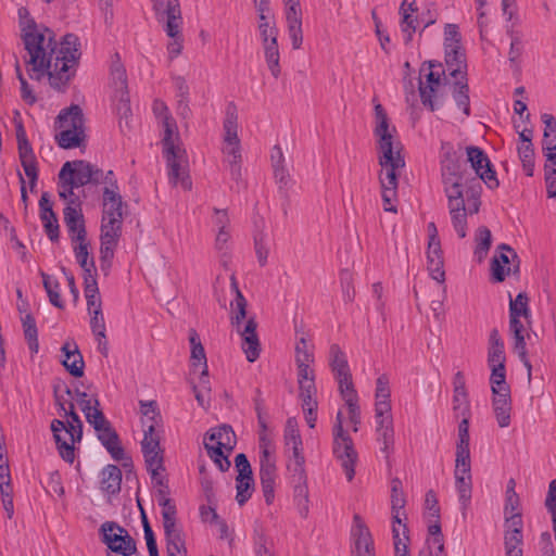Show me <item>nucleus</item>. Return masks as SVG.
<instances>
[{"mask_svg":"<svg viewBox=\"0 0 556 556\" xmlns=\"http://www.w3.org/2000/svg\"><path fill=\"white\" fill-rule=\"evenodd\" d=\"M59 132L55 138L61 148L74 149L85 140V127L83 112L74 105L60 113L58 117Z\"/></svg>","mask_w":556,"mask_h":556,"instance_id":"9d476101","label":"nucleus"},{"mask_svg":"<svg viewBox=\"0 0 556 556\" xmlns=\"http://www.w3.org/2000/svg\"><path fill=\"white\" fill-rule=\"evenodd\" d=\"M212 223L217 232V243H227L230 239L228 231L229 218L227 212L225 210L215 208L212 216Z\"/></svg>","mask_w":556,"mask_h":556,"instance_id":"58836bf2","label":"nucleus"},{"mask_svg":"<svg viewBox=\"0 0 556 556\" xmlns=\"http://www.w3.org/2000/svg\"><path fill=\"white\" fill-rule=\"evenodd\" d=\"M329 365L334 377L350 372L345 353L338 344H332L329 350Z\"/></svg>","mask_w":556,"mask_h":556,"instance_id":"4c0bfd02","label":"nucleus"},{"mask_svg":"<svg viewBox=\"0 0 556 556\" xmlns=\"http://www.w3.org/2000/svg\"><path fill=\"white\" fill-rule=\"evenodd\" d=\"M444 72L441 66L430 65L425 80L420 81L419 91L424 105L430 108L431 111L439 109L446 94V78L442 79Z\"/></svg>","mask_w":556,"mask_h":556,"instance_id":"ddd939ff","label":"nucleus"},{"mask_svg":"<svg viewBox=\"0 0 556 556\" xmlns=\"http://www.w3.org/2000/svg\"><path fill=\"white\" fill-rule=\"evenodd\" d=\"M399 526H392V536L394 543V553L395 556H410L408 552V541H405V538L401 536Z\"/></svg>","mask_w":556,"mask_h":556,"instance_id":"bf43d9fd","label":"nucleus"},{"mask_svg":"<svg viewBox=\"0 0 556 556\" xmlns=\"http://www.w3.org/2000/svg\"><path fill=\"white\" fill-rule=\"evenodd\" d=\"M222 152L225 162H227L230 167L232 178L239 180L241 178V147L240 139L238 137V122L235 111L228 110L224 121Z\"/></svg>","mask_w":556,"mask_h":556,"instance_id":"9b49d317","label":"nucleus"},{"mask_svg":"<svg viewBox=\"0 0 556 556\" xmlns=\"http://www.w3.org/2000/svg\"><path fill=\"white\" fill-rule=\"evenodd\" d=\"M84 291L87 301L88 313H93V311H98V306L102 307L97 280L87 279V283H85Z\"/></svg>","mask_w":556,"mask_h":556,"instance_id":"de8ad7c7","label":"nucleus"},{"mask_svg":"<svg viewBox=\"0 0 556 556\" xmlns=\"http://www.w3.org/2000/svg\"><path fill=\"white\" fill-rule=\"evenodd\" d=\"M511 409L510 392L492 394V410L500 428H507L510 425Z\"/></svg>","mask_w":556,"mask_h":556,"instance_id":"bb28decb","label":"nucleus"},{"mask_svg":"<svg viewBox=\"0 0 556 556\" xmlns=\"http://www.w3.org/2000/svg\"><path fill=\"white\" fill-rule=\"evenodd\" d=\"M334 378L339 384V392L344 402L358 401V395L352 381L351 371Z\"/></svg>","mask_w":556,"mask_h":556,"instance_id":"49530a36","label":"nucleus"},{"mask_svg":"<svg viewBox=\"0 0 556 556\" xmlns=\"http://www.w3.org/2000/svg\"><path fill=\"white\" fill-rule=\"evenodd\" d=\"M519 257L510 245H498L491 261V271L495 281L502 282L510 273L519 270Z\"/></svg>","mask_w":556,"mask_h":556,"instance_id":"6ab92c4d","label":"nucleus"},{"mask_svg":"<svg viewBox=\"0 0 556 556\" xmlns=\"http://www.w3.org/2000/svg\"><path fill=\"white\" fill-rule=\"evenodd\" d=\"M529 298L526 293H519L509 302V330L514 337V349L525 367L528 370V377H531L532 366L527 356L526 340L523 336L525 326L520 317L528 319L530 317Z\"/></svg>","mask_w":556,"mask_h":556,"instance_id":"1a4fd4ad","label":"nucleus"},{"mask_svg":"<svg viewBox=\"0 0 556 556\" xmlns=\"http://www.w3.org/2000/svg\"><path fill=\"white\" fill-rule=\"evenodd\" d=\"M466 159L476 176L460 170L457 164L442 162L444 190L448 200L452 224L458 239H464L466 236L467 216L479 211L481 181L490 189L498 187L496 173L482 149L473 146L466 147Z\"/></svg>","mask_w":556,"mask_h":556,"instance_id":"f03ea898","label":"nucleus"},{"mask_svg":"<svg viewBox=\"0 0 556 556\" xmlns=\"http://www.w3.org/2000/svg\"><path fill=\"white\" fill-rule=\"evenodd\" d=\"M353 535L355 538L356 556H375L371 534L358 515L354 516Z\"/></svg>","mask_w":556,"mask_h":556,"instance_id":"a878e982","label":"nucleus"},{"mask_svg":"<svg viewBox=\"0 0 556 556\" xmlns=\"http://www.w3.org/2000/svg\"><path fill=\"white\" fill-rule=\"evenodd\" d=\"M285 443L287 446H290V444H302V439L294 418H289L286 422Z\"/></svg>","mask_w":556,"mask_h":556,"instance_id":"052dcab7","label":"nucleus"},{"mask_svg":"<svg viewBox=\"0 0 556 556\" xmlns=\"http://www.w3.org/2000/svg\"><path fill=\"white\" fill-rule=\"evenodd\" d=\"M101 541L112 553L131 556L137 552V545L128 531L115 521H105L99 529Z\"/></svg>","mask_w":556,"mask_h":556,"instance_id":"4468645a","label":"nucleus"},{"mask_svg":"<svg viewBox=\"0 0 556 556\" xmlns=\"http://www.w3.org/2000/svg\"><path fill=\"white\" fill-rule=\"evenodd\" d=\"M287 468L290 473L291 482H303L307 480L305 462L289 460Z\"/></svg>","mask_w":556,"mask_h":556,"instance_id":"680f3d73","label":"nucleus"},{"mask_svg":"<svg viewBox=\"0 0 556 556\" xmlns=\"http://www.w3.org/2000/svg\"><path fill=\"white\" fill-rule=\"evenodd\" d=\"M88 245H76L75 256L77 263L84 270V285L87 283V279L97 280V268L94 265L93 257L89 256Z\"/></svg>","mask_w":556,"mask_h":556,"instance_id":"c9c22d12","label":"nucleus"},{"mask_svg":"<svg viewBox=\"0 0 556 556\" xmlns=\"http://www.w3.org/2000/svg\"><path fill=\"white\" fill-rule=\"evenodd\" d=\"M277 478V467L276 465H270L265 463V465L260 466V480L262 491L265 497V502L267 505H270L275 497V484Z\"/></svg>","mask_w":556,"mask_h":556,"instance_id":"2f4dec72","label":"nucleus"},{"mask_svg":"<svg viewBox=\"0 0 556 556\" xmlns=\"http://www.w3.org/2000/svg\"><path fill=\"white\" fill-rule=\"evenodd\" d=\"M123 218L106 217L101 218V243H116L122 233Z\"/></svg>","mask_w":556,"mask_h":556,"instance_id":"72a5a7b5","label":"nucleus"},{"mask_svg":"<svg viewBox=\"0 0 556 556\" xmlns=\"http://www.w3.org/2000/svg\"><path fill=\"white\" fill-rule=\"evenodd\" d=\"M428 551L421 552L419 556H446L444 553L443 535H435L427 540Z\"/></svg>","mask_w":556,"mask_h":556,"instance_id":"13d9d810","label":"nucleus"},{"mask_svg":"<svg viewBox=\"0 0 556 556\" xmlns=\"http://www.w3.org/2000/svg\"><path fill=\"white\" fill-rule=\"evenodd\" d=\"M235 464L238 470L237 478H248L249 480H251V477H253L252 468L245 454H238L235 458Z\"/></svg>","mask_w":556,"mask_h":556,"instance_id":"69168bd1","label":"nucleus"},{"mask_svg":"<svg viewBox=\"0 0 556 556\" xmlns=\"http://www.w3.org/2000/svg\"><path fill=\"white\" fill-rule=\"evenodd\" d=\"M105 173L85 161H73L63 164L59 173L58 193L66 202L74 203L78 197L74 190L91 181L101 184Z\"/></svg>","mask_w":556,"mask_h":556,"instance_id":"0eeeda50","label":"nucleus"},{"mask_svg":"<svg viewBox=\"0 0 556 556\" xmlns=\"http://www.w3.org/2000/svg\"><path fill=\"white\" fill-rule=\"evenodd\" d=\"M17 15L30 78L40 80L48 76L54 88L67 84L74 76L80 58L78 37L67 34L58 42L53 31L38 25L26 8L21 7Z\"/></svg>","mask_w":556,"mask_h":556,"instance_id":"f257e3e1","label":"nucleus"},{"mask_svg":"<svg viewBox=\"0 0 556 556\" xmlns=\"http://www.w3.org/2000/svg\"><path fill=\"white\" fill-rule=\"evenodd\" d=\"M254 552L256 556H275L274 545L263 534L255 539Z\"/></svg>","mask_w":556,"mask_h":556,"instance_id":"0e129e2a","label":"nucleus"},{"mask_svg":"<svg viewBox=\"0 0 556 556\" xmlns=\"http://www.w3.org/2000/svg\"><path fill=\"white\" fill-rule=\"evenodd\" d=\"M293 496L302 517L308 514V488L307 480L303 482H292Z\"/></svg>","mask_w":556,"mask_h":556,"instance_id":"37998d69","label":"nucleus"},{"mask_svg":"<svg viewBox=\"0 0 556 556\" xmlns=\"http://www.w3.org/2000/svg\"><path fill=\"white\" fill-rule=\"evenodd\" d=\"M85 417L96 431H100L101 428L110 424L102 410L99 408V401L97 399L94 400V407L86 413Z\"/></svg>","mask_w":556,"mask_h":556,"instance_id":"603ef678","label":"nucleus"},{"mask_svg":"<svg viewBox=\"0 0 556 556\" xmlns=\"http://www.w3.org/2000/svg\"><path fill=\"white\" fill-rule=\"evenodd\" d=\"M101 489L108 494H115L121 490L122 470L115 465H108L101 472Z\"/></svg>","mask_w":556,"mask_h":556,"instance_id":"f704fd0d","label":"nucleus"},{"mask_svg":"<svg viewBox=\"0 0 556 556\" xmlns=\"http://www.w3.org/2000/svg\"><path fill=\"white\" fill-rule=\"evenodd\" d=\"M155 17L163 25V30L168 37L166 51L168 58L174 60L178 58L184 50L182 25L179 0H152Z\"/></svg>","mask_w":556,"mask_h":556,"instance_id":"423d86ee","label":"nucleus"},{"mask_svg":"<svg viewBox=\"0 0 556 556\" xmlns=\"http://www.w3.org/2000/svg\"><path fill=\"white\" fill-rule=\"evenodd\" d=\"M332 450L336 458L341 464L348 481L351 482L355 476V465L358 457L353 440L351 438H343L339 441H333Z\"/></svg>","mask_w":556,"mask_h":556,"instance_id":"412c9836","label":"nucleus"},{"mask_svg":"<svg viewBox=\"0 0 556 556\" xmlns=\"http://www.w3.org/2000/svg\"><path fill=\"white\" fill-rule=\"evenodd\" d=\"M62 365L75 378L84 376L85 362L74 340H67L61 348Z\"/></svg>","mask_w":556,"mask_h":556,"instance_id":"b1692460","label":"nucleus"},{"mask_svg":"<svg viewBox=\"0 0 556 556\" xmlns=\"http://www.w3.org/2000/svg\"><path fill=\"white\" fill-rule=\"evenodd\" d=\"M454 475L463 515H465L472 493L471 464H464L463 466L455 464Z\"/></svg>","mask_w":556,"mask_h":556,"instance_id":"5701e85b","label":"nucleus"},{"mask_svg":"<svg viewBox=\"0 0 556 556\" xmlns=\"http://www.w3.org/2000/svg\"><path fill=\"white\" fill-rule=\"evenodd\" d=\"M162 507V518H163V527L167 529L168 527L176 526V505L172 500H164L163 504L160 505Z\"/></svg>","mask_w":556,"mask_h":556,"instance_id":"4d7b16f0","label":"nucleus"},{"mask_svg":"<svg viewBox=\"0 0 556 556\" xmlns=\"http://www.w3.org/2000/svg\"><path fill=\"white\" fill-rule=\"evenodd\" d=\"M427 270L431 278L443 285L445 281L444 252L442 245H427Z\"/></svg>","mask_w":556,"mask_h":556,"instance_id":"cd10ccee","label":"nucleus"},{"mask_svg":"<svg viewBox=\"0 0 556 556\" xmlns=\"http://www.w3.org/2000/svg\"><path fill=\"white\" fill-rule=\"evenodd\" d=\"M391 508H404L406 504V500L402 492V482L400 479L395 478L391 482Z\"/></svg>","mask_w":556,"mask_h":556,"instance_id":"e2e57ef3","label":"nucleus"},{"mask_svg":"<svg viewBox=\"0 0 556 556\" xmlns=\"http://www.w3.org/2000/svg\"><path fill=\"white\" fill-rule=\"evenodd\" d=\"M314 362L313 346L302 337L295 344V364H312Z\"/></svg>","mask_w":556,"mask_h":556,"instance_id":"8fccbe9b","label":"nucleus"},{"mask_svg":"<svg viewBox=\"0 0 556 556\" xmlns=\"http://www.w3.org/2000/svg\"><path fill=\"white\" fill-rule=\"evenodd\" d=\"M237 495L236 500L240 506L244 505L252 495V491L254 489V480L251 477V480L248 478H237Z\"/></svg>","mask_w":556,"mask_h":556,"instance_id":"3c124183","label":"nucleus"},{"mask_svg":"<svg viewBox=\"0 0 556 556\" xmlns=\"http://www.w3.org/2000/svg\"><path fill=\"white\" fill-rule=\"evenodd\" d=\"M490 368V383L492 394L500 392H510V387L506 382L505 365L496 364V366H491Z\"/></svg>","mask_w":556,"mask_h":556,"instance_id":"ea45409f","label":"nucleus"},{"mask_svg":"<svg viewBox=\"0 0 556 556\" xmlns=\"http://www.w3.org/2000/svg\"><path fill=\"white\" fill-rule=\"evenodd\" d=\"M40 275L42 277L43 288L49 296L50 303L58 308H63L64 303L60 295L59 281L43 271H40Z\"/></svg>","mask_w":556,"mask_h":556,"instance_id":"a19ab883","label":"nucleus"},{"mask_svg":"<svg viewBox=\"0 0 556 556\" xmlns=\"http://www.w3.org/2000/svg\"><path fill=\"white\" fill-rule=\"evenodd\" d=\"M143 456L147 469L150 471L152 479H155L159 475V470L164 469L161 452H143Z\"/></svg>","mask_w":556,"mask_h":556,"instance_id":"5fc2aeb1","label":"nucleus"},{"mask_svg":"<svg viewBox=\"0 0 556 556\" xmlns=\"http://www.w3.org/2000/svg\"><path fill=\"white\" fill-rule=\"evenodd\" d=\"M231 289L236 293L235 300L230 303V324L236 328L242 338V350L247 359L251 363L260 357L261 344L256 333L257 323L254 317H250L243 325L247 317V300L241 293L235 276H231Z\"/></svg>","mask_w":556,"mask_h":556,"instance_id":"39448f33","label":"nucleus"},{"mask_svg":"<svg viewBox=\"0 0 556 556\" xmlns=\"http://www.w3.org/2000/svg\"><path fill=\"white\" fill-rule=\"evenodd\" d=\"M505 351L504 344H497L489 348L488 364L489 366H496V364L505 365Z\"/></svg>","mask_w":556,"mask_h":556,"instance_id":"338daca9","label":"nucleus"},{"mask_svg":"<svg viewBox=\"0 0 556 556\" xmlns=\"http://www.w3.org/2000/svg\"><path fill=\"white\" fill-rule=\"evenodd\" d=\"M157 427H153V422L147 424L143 427V440L141 442V450L143 452H161L160 448V432L156 430Z\"/></svg>","mask_w":556,"mask_h":556,"instance_id":"79ce46f5","label":"nucleus"},{"mask_svg":"<svg viewBox=\"0 0 556 556\" xmlns=\"http://www.w3.org/2000/svg\"><path fill=\"white\" fill-rule=\"evenodd\" d=\"M544 172L547 197L556 199V169L551 167Z\"/></svg>","mask_w":556,"mask_h":556,"instance_id":"774afa93","label":"nucleus"},{"mask_svg":"<svg viewBox=\"0 0 556 556\" xmlns=\"http://www.w3.org/2000/svg\"><path fill=\"white\" fill-rule=\"evenodd\" d=\"M152 110L159 125L162 128V143L172 147L174 140L180 139L176 121L170 115L167 105L161 100H155L153 102Z\"/></svg>","mask_w":556,"mask_h":556,"instance_id":"4be33fe9","label":"nucleus"},{"mask_svg":"<svg viewBox=\"0 0 556 556\" xmlns=\"http://www.w3.org/2000/svg\"><path fill=\"white\" fill-rule=\"evenodd\" d=\"M16 115L20 117L18 114ZM14 124L20 161L25 176L28 178L30 191H33L36 188L38 179V166L36 156L27 139L26 130L22 124V121L20 118H14Z\"/></svg>","mask_w":556,"mask_h":556,"instance_id":"2eb2a0df","label":"nucleus"},{"mask_svg":"<svg viewBox=\"0 0 556 556\" xmlns=\"http://www.w3.org/2000/svg\"><path fill=\"white\" fill-rule=\"evenodd\" d=\"M469 419H462L458 425V440L456 444L455 464L463 466L470 464V450H469Z\"/></svg>","mask_w":556,"mask_h":556,"instance_id":"7c9ffc66","label":"nucleus"},{"mask_svg":"<svg viewBox=\"0 0 556 556\" xmlns=\"http://www.w3.org/2000/svg\"><path fill=\"white\" fill-rule=\"evenodd\" d=\"M415 12L416 8L414 0H404L402 2V5L400 8V27L405 42H409L412 40V36L417 28V20L415 17Z\"/></svg>","mask_w":556,"mask_h":556,"instance_id":"c756f323","label":"nucleus"},{"mask_svg":"<svg viewBox=\"0 0 556 556\" xmlns=\"http://www.w3.org/2000/svg\"><path fill=\"white\" fill-rule=\"evenodd\" d=\"M258 33L266 65L271 75L277 78L280 75V52L276 23L258 24Z\"/></svg>","mask_w":556,"mask_h":556,"instance_id":"dca6fc26","label":"nucleus"},{"mask_svg":"<svg viewBox=\"0 0 556 556\" xmlns=\"http://www.w3.org/2000/svg\"><path fill=\"white\" fill-rule=\"evenodd\" d=\"M372 132L377 144L378 161L381 167L379 180L383 208L387 212L395 213L399 176L405 167V160L402 155L403 146L399 138L397 130L380 103H376L374 108Z\"/></svg>","mask_w":556,"mask_h":556,"instance_id":"7ed1b4c3","label":"nucleus"},{"mask_svg":"<svg viewBox=\"0 0 556 556\" xmlns=\"http://www.w3.org/2000/svg\"><path fill=\"white\" fill-rule=\"evenodd\" d=\"M68 205L64 208V222L67 227L72 241L83 242L86 237L85 222L81 210L77 201L74 203L67 202Z\"/></svg>","mask_w":556,"mask_h":556,"instance_id":"393cba45","label":"nucleus"},{"mask_svg":"<svg viewBox=\"0 0 556 556\" xmlns=\"http://www.w3.org/2000/svg\"><path fill=\"white\" fill-rule=\"evenodd\" d=\"M453 410L457 417L469 419L470 417V402L468 392L453 391Z\"/></svg>","mask_w":556,"mask_h":556,"instance_id":"09e8293b","label":"nucleus"},{"mask_svg":"<svg viewBox=\"0 0 556 556\" xmlns=\"http://www.w3.org/2000/svg\"><path fill=\"white\" fill-rule=\"evenodd\" d=\"M168 166V178L170 184L184 190H190L192 182L188 172L186 151L180 144V139L174 140L172 147L163 144Z\"/></svg>","mask_w":556,"mask_h":556,"instance_id":"f8f14e48","label":"nucleus"},{"mask_svg":"<svg viewBox=\"0 0 556 556\" xmlns=\"http://www.w3.org/2000/svg\"><path fill=\"white\" fill-rule=\"evenodd\" d=\"M64 415L70 418L65 424L62 420L53 419L51 431L55 440L60 456L66 463L72 464L75 459L74 444L83 439V421L75 410H65Z\"/></svg>","mask_w":556,"mask_h":556,"instance_id":"6e6552de","label":"nucleus"},{"mask_svg":"<svg viewBox=\"0 0 556 556\" xmlns=\"http://www.w3.org/2000/svg\"><path fill=\"white\" fill-rule=\"evenodd\" d=\"M340 282L342 287L343 300L348 303L354 301L355 288L353 285V277L349 269H343L340 273Z\"/></svg>","mask_w":556,"mask_h":556,"instance_id":"864d4df0","label":"nucleus"},{"mask_svg":"<svg viewBox=\"0 0 556 556\" xmlns=\"http://www.w3.org/2000/svg\"><path fill=\"white\" fill-rule=\"evenodd\" d=\"M140 407L142 413V427H147L148 425L153 422V427H160L162 422V417L157 409V404L155 401L143 402L140 401Z\"/></svg>","mask_w":556,"mask_h":556,"instance_id":"c03bdc74","label":"nucleus"},{"mask_svg":"<svg viewBox=\"0 0 556 556\" xmlns=\"http://www.w3.org/2000/svg\"><path fill=\"white\" fill-rule=\"evenodd\" d=\"M206 435L210 441L215 442V445L219 447H224L228 453L235 448L236 434L230 426L223 425L211 429Z\"/></svg>","mask_w":556,"mask_h":556,"instance_id":"473e14b6","label":"nucleus"},{"mask_svg":"<svg viewBox=\"0 0 556 556\" xmlns=\"http://www.w3.org/2000/svg\"><path fill=\"white\" fill-rule=\"evenodd\" d=\"M40 219L51 241L58 238L59 224L58 218L52 211V203L47 193H42L39 200Z\"/></svg>","mask_w":556,"mask_h":556,"instance_id":"c85d7f7f","label":"nucleus"},{"mask_svg":"<svg viewBox=\"0 0 556 556\" xmlns=\"http://www.w3.org/2000/svg\"><path fill=\"white\" fill-rule=\"evenodd\" d=\"M102 189V216L123 218V198L116 177L112 170H108L101 180Z\"/></svg>","mask_w":556,"mask_h":556,"instance_id":"f3484780","label":"nucleus"},{"mask_svg":"<svg viewBox=\"0 0 556 556\" xmlns=\"http://www.w3.org/2000/svg\"><path fill=\"white\" fill-rule=\"evenodd\" d=\"M443 35L446 68L450 76L455 79L453 98L457 108L465 116H468L470 114V101L466 80L467 64L459 27L456 24H445Z\"/></svg>","mask_w":556,"mask_h":556,"instance_id":"20e7f679","label":"nucleus"},{"mask_svg":"<svg viewBox=\"0 0 556 556\" xmlns=\"http://www.w3.org/2000/svg\"><path fill=\"white\" fill-rule=\"evenodd\" d=\"M90 318V328L94 337L105 338V320L102 312V307L98 306V311H93V313H89Z\"/></svg>","mask_w":556,"mask_h":556,"instance_id":"6e6d98bb","label":"nucleus"},{"mask_svg":"<svg viewBox=\"0 0 556 556\" xmlns=\"http://www.w3.org/2000/svg\"><path fill=\"white\" fill-rule=\"evenodd\" d=\"M283 14L286 20L287 31L291 40L292 48L298 50L303 43L302 29V9L300 0H282Z\"/></svg>","mask_w":556,"mask_h":556,"instance_id":"aec40b11","label":"nucleus"},{"mask_svg":"<svg viewBox=\"0 0 556 556\" xmlns=\"http://www.w3.org/2000/svg\"><path fill=\"white\" fill-rule=\"evenodd\" d=\"M112 100L115 103L117 113L127 117L130 113L129 97L127 90V78L124 66L117 61L111 67Z\"/></svg>","mask_w":556,"mask_h":556,"instance_id":"a211bd4d","label":"nucleus"},{"mask_svg":"<svg viewBox=\"0 0 556 556\" xmlns=\"http://www.w3.org/2000/svg\"><path fill=\"white\" fill-rule=\"evenodd\" d=\"M334 378L339 384V392L344 402L358 401V395L352 381L351 371Z\"/></svg>","mask_w":556,"mask_h":556,"instance_id":"a18cd8bd","label":"nucleus"},{"mask_svg":"<svg viewBox=\"0 0 556 556\" xmlns=\"http://www.w3.org/2000/svg\"><path fill=\"white\" fill-rule=\"evenodd\" d=\"M189 341L191 344V362L192 366L202 365L203 369L201 375L207 376V363L204 348L201 343L200 337L194 329L189 331Z\"/></svg>","mask_w":556,"mask_h":556,"instance_id":"e433bc0d","label":"nucleus"}]
</instances>
